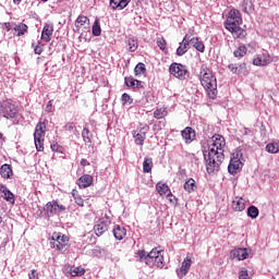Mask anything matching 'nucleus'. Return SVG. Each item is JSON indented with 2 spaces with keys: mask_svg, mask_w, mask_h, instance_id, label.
Instances as JSON below:
<instances>
[{
  "mask_svg": "<svg viewBox=\"0 0 279 279\" xmlns=\"http://www.w3.org/2000/svg\"><path fill=\"white\" fill-rule=\"evenodd\" d=\"M229 166H228V171L231 175H236L243 169V162H241V158L243 156V153L236 151V154L232 155Z\"/></svg>",
  "mask_w": 279,
  "mask_h": 279,
  "instance_id": "obj_7",
  "label": "nucleus"
},
{
  "mask_svg": "<svg viewBox=\"0 0 279 279\" xmlns=\"http://www.w3.org/2000/svg\"><path fill=\"white\" fill-rule=\"evenodd\" d=\"M46 112H53V105L51 104V101H48L46 106Z\"/></svg>",
  "mask_w": 279,
  "mask_h": 279,
  "instance_id": "obj_54",
  "label": "nucleus"
},
{
  "mask_svg": "<svg viewBox=\"0 0 279 279\" xmlns=\"http://www.w3.org/2000/svg\"><path fill=\"white\" fill-rule=\"evenodd\" d=\"M242 10L245 12V14H251V12H254V4L252 3V0H243Z\"/></svg>",
  "mask_w": 279,
  "mask_h": 279,
  "instance_id": "obj_31",
  "label": "nucleus"
},
{
  "mask_svg": "<svg viewBox=\"0 0 279 279\" xmlns=\"http://www.w3.org/2000/svg\"><path fill=\"white\" fill-rule=\"evenodd\" d=\"M64 210H66V207L57 203V213H64Z\"/></svg>",
  "mask_w": 279,
  "mask_h": 279,
  "instance_id": "obj_55",
  "label": "nucleus"
},
{
  "mask_svg": "<svg viewBox=\"0 0 279 279\" xmlns=\"http://www.w3.org/2000/svg\"><path fill=\"white\" fill-rule=\"evenodd\" d=\"M225 147L226 138L220 134H215L211 137V145L209 146V150L204 153L207 173H215V171H219V168L226 158L223 155Z\"/></svg>",
  "mask_w": 279,
  "mask_h": 279,
  "instance_id": "obj_1",
  "label": "nucleus"
},
{
  "mask_svg": "<svg viewBox=\"0 0 279 279\" xmlns=\"http://www.w3.org/2000/svg\"><path fill=\"white\" fill-rule=\"evenodd\" d=\"M239 279H250V274L247 272V270H241L239 272Z\"/></svg>",
  "mask_w": 279,
  "mask_h": 279,
  "instance_id": "obj_49",
  "label": "nucleus"
},
{
  "mask_svg": "<svg viewBox=\"0 0 279 279\" xmlns=\"http://www.w3.org/2000/svg\"><path fill=\"white\" fill-rule=\"evenodd\" d=\"M246 64L245 63H241L240 65H238V69L240 70V73H242L243 69H245Z\"/></svg>",
  "mask_w": 279,
  "mask_h": 279,
  "instance_id": "obj_61",
  "label": "nucleus"
},
{
  "mask_svg": "<svg viewBox=\"0 0 279 279\" xmlns=\"http://www.w3.org/2000/svg\"><path fill=\"white\" fill-rule=\"evenodd\" d=\"M182 138L185 141L186 145H191L192 141H195V130L187 126L181 132Z\"/></svg>",
  "mask_w": 279,
  "mask_h": 279,
  "instance_id": "obj_13",
  "label": "nucleus"
},
{
  "mask_svg": "<svg viewBox=\"0 0 279 279\" xmlns=\"http://www.w3.org/2000/svg\"><path fill=\"white\" fill-rule=\"evenodd\" d=\"M51 36H53V24H45L41 32V40L44 43H50Z\"/></svg>",
  "mask_w": 279,
  "mask_h": 279,
  "instance_id": "obj_14",
  "label": "nucleus"
},
{
  "mask_svg": "<svg viewBox=\"0 0 279 279\" xmlns=\"http://www.w3.org/2000/svg\"><path fill=\"white\" fill-rule=\"evenodd\" d=\"M232 208L235 213H243L245 210V201L243 197H235L232 202Z\"/></svg>",
  "mask_w": 279,
  "mask_h": 279,
  "instance_id": "obj_20",
  "label": "nucleus"
},
{
  "mask_svg": "<svg viewBox=\"0 0 279 279\" xmlns=\"http://www.w3.org/2000/svg\"><path fill=\"white\" fill-rule=\"evenodd\" d=\"M228 32H231V34H233L234 36H238V38L241 36H245V31L241 28L240 25H235V27L229 28Z\"/></svg>",
  "mask_w": 279,
  "mask_h": 279,
  "instance_id": "obj_37",
  "label": "nucleus"
},
{
  "mask_svg": "<svg viewBox=\"0 0 279 279\" xmlns=\"http://www.w3.org/2000/svg\"><path fill=\"white\" fill-rule=\"evenodd\" d=\"M189 45H191V37L189 35H185L182 43H180V46L177 49V56H184V53L189 51Z\"/></svg>",
  "mask_w": 279,
  "mask_h": 279,
  "instance_id": "obj_16",
  "label": "nucleus"
},
{
  "mask_svg": "<svg viewBox=\"0 0 279 279\" xmlns=\"http://www.w3.org/2000/svg\"><path fill=\"white\" fill-rule=\"evenodd\" d=\"M88 165H90V162L86 159H82L81 160V167H88Z\"/></svg>",
  "mask_w": 279,
  "mask_h": 279,
  "instance_id": "obj_58",
  "label": "nucleus"
},
{
  "mask_svg": "<svg viewBox=\"0 0 279 279\" xmlns=\"http://www.w3.org/2000/svg\"><path fill=\"white\" fill-rule=\"evenodd\" d=\"M80 189H88L93 184V175L84 174L78 180L77 183Z\"/></svg>",
  "mask_w": 279,
  "mask_h": 279,
  "instance_id": "obj_18",
  "label": "nucleus"
},
{
  "mask_svg": "<svg viewBox=\"0 0 279 279\" xmlns=\"http://www.w3.org/2000/svg\"><path fill=\"white\" fill-rule=\"evenodd\" d=\"M90 25V20L88 16L85 15H78V17L75 21V27H83V25Z\"/></svg>",
  "mask_w": 279,
  "mask_h": 279,
  "instance_id": "obj_33",
  "label": "nucleus"
},
{
  "mask_svg": "<svg viewBox=\"0 0 279 279\" xmlns=\"http://www.w3.org/2000/svg\"><path fill=\"white\" fill-rule=\"evenodd\" d=\"M82 136H83V141H84V143H86V145H88V143H93V141L90 140L93 135L90 134V131L88 129H86V128L83 129Z\"/></svg>",
  "mask_w": 279,
  "mask_h": 279,
  "instance_id": "obj_42",
  "label": "nucleus"
},
{
  "mask_svg": "<svg viewBox=\"0 0 279 279\" xmlns=\"http://www.w3.org/2000/svg\"><path fill=\"white\" fill-rule=\"evenodd\" d=\"M8 191V186L0 184V193H2V195L4 194V192Z\"/></svg>",
  "mask_w": 279,
  "mask_h": 279,
  "instance_id": "obj_59",
  "label": "nucleus"
},
{
  "mask_svg": "<svg viewBox=\"0 0 279 279\" xmlns=\"http://www.w3.org/2000/svg\"><path fill=\"white\" fill-rule=\"evenodd\" d=\"M151 169H154V159H151V157H145L143 161V172L151 173Z\"/></svg>",
  "mask_w": 279,
  "mask_h": 279,
  "instance_id": "obj_23",
  "label": "nucleus"
},
{
  "mask_svg": "<svg viewBox=\"0 0 279 279\" xmlns=\"http://www.w3.org/2000/svg\"><path fill=\"white\" fill-rule=\"evenodd\" d=\"M70 274L72 276V278H75L77 276H84L86 274V269L82 268V267H74L70 269Z\"/></svg>",
  "mask_w": 279,
  "mask_h": 279,
  "instance_id": "obj_35",
  "label": "nucleus"
},
{
  "mask_svg": "<svg viewBox=\"0 0 279 279\" xmlns=\"http://www.w3.org/2000/svg\"><path fill=\"white\" fill-rule=\"evenodd\" d=\"M190 45L196 49V51H199L201 53H204L206 51V46H204V43L199 40L197 37L190 38Z\"/></svg>",
  "mask_w": 279,
  "mask_h": 279,
  "instance_id": "obj_21",
  "label": "nucleus"
},
{
  "mask_svg": "<svg viewBox=\"0 0 279 279\" xmlns=\"http://www.w3.org/2000/svg\"><path fill=\"white\" fill-rule=\"evenodd\" d=\"M0 112L5 119H16L19 117V109L12 100H4L0 104Z\"/></svg>",
  "mask_w": 279,
  "mask_h": 279,
  "instance_id": "obj_4",
  "label": "nucleus"
},
{
  "mask_svg": "<svg viewBox=\"0 0 279 279\" xmlns=\"http://www.w3.org/2000/svg\"><path fill=\"white\" fill-rule=\"evenodd\" d=\"M114 239L117 241H123L125 239V234H128V230H125L123 227L117 225L112 230Z\"/></svg>",
  "mask_w": 279,
  "mask_h": 279,
  "instance_id": "obj_19",
  "label": "nucleus"
},
{
  "mask_svg": "<svg viewBox=\"0 0 279 279\" xmlns=\"http://www.w3.org/2000/svg\"><path fill=\"white\" fill-rule=\"evenodd\" d=\"M247 53V48L245 46H240L236 50H234V58H243Z\"/></svg>",
  "mask_w": 279,
  "mask_h": 279,
  "instance_id": "obj_41",
  "label": "nucleus"
},
{
  "mask_svg": "<svg viewBox=\"0 0 279 279\" xmlns=\"http://www.w3.org/2000/svg\"><path fill=\"white\" fill-rule=\"evenodd\" d=\"M92 34L93 36H101V23L97 17L95 19V22L92 26Z\"/></svg>",
  "mask_w": 279,
  "mask_h": 279,
  "instance_id": "obj_29",
  "label": "nucleus"
},
{
  "mask_svg": "<svg viewBox=\"0 0 279 279\" xmlns=\"http://www.w3.org/2000/svg\"><path fill=\"white\" fill-rule=\"evenodd\" d=\"M147 71V68H145V63L140 62L136 64L134 69V75L137 77V75H145V72Z\"/></svg>",
  "mask_w": 279,
  "mask_h": 279,
  "instance_id": "obj_34",
  "label": "nucleus"
},
{
  "mask_svg": "<svg viewBox=\"0 0 279 279\" xmlns=\"http://www.w3.org/2000/svg\"><path fill=\"white\" fill-rule=\"evenodd\" d=\"M250 132H252V130L244 128L242 131L243 136H247V134H250Z\"/></svg>",
  "mask_w": 279,
  "mask_h": 279,
  "instance_id": "obj_60",
  "label": "nucleus"
},
{
  "mask_svg": "<svg viewBox=\"0 0 279 279\" xmlns=\"http://www.w3.org/2000/svg\"><path fill=\"white\" fill-rule=\"evenodd\" d=\"M133 136L137 145H144L145 138H147V134L145 132L136 133V131H133Z\"/></svg>",
  "mask_w": 279,
  "mask_h": 279,
  "instance_id": "obj_30",
  "label": "nucleus"
},
{
  "mask_svg": "<svg viewBox=\"0 0 279 279\" xmlns=\"http://www.w3.org/2000/svg\"><path fill=\"white\" fill-rule=\"evenodd\" d=\"M145 100H146V104H149L151 101V98L149 97V95L145 94Z\"/></svg>",
  "mask_w": 279,
  "mask_h": 279,
  "instance_id": "obj_62",
  "label": "nucleus"
},
{
  "mask_svg": "<svg viewBox=\"0 0 279 279\" xmlns=\"http://www.w3.org/2000/svg\"><path fill=\"white\" fill-rule=\"evenodd\" d=\"M108 226H110V221L101 218L94 226V232L97 236H101L104 233L108 232Z\"/></svg>",
  "mask_w": 279,
  "mask_h": 279,
  "instance_id": "obj_9",
  "label": "nucleus"
},
{
  "mask_svg": "<svg viewBox=\"0 0 279 279\" xmlns=\"http://www.w3.org/2000/svg\"><path fill=\"white\" fill-rule=\"evenodd\" d=\"M135 88H145V82L143 81H136Z\"/></svg>",
  "mask_w": 279,
  "mask_h": 279,
  "instance_id": "obj_53",
  "label": "nucleus"
},
{
  "mask_svg": "<svg viewBox=\"0 0 279 279\" xmlns=\"http://www.w3.org/2000/svg\"><path fill=\"white\" fill-rule=\"evenodd\" d=\"M2 198L5 202H8V204H11L12 206H14V204H16V198L14 196V193H12V191H10V189H7L4 194H2Z\"/></svg>",
  "mask_w": 279,
  "mask_h": 279,
  "instance_id": "obj_27",
  "label": "nucleus"
},
{
  "mask_svg": "<svg viewBox=\"0 0 279 279\" xmlns=\"http://www.w3.org/2000/svg\"><path fill=\"white\" fill-rule=\"evenodd\" d=\"M34 138H45V132L38 131L35 129Z\"/></svg>",
  "mask_w": 279,
  "mask_h": 279,
  "instance_id": "obj_50",
  "label": "nucleus"
},
{
  "mask_svg": "<svg viewBox=\"0 0 279 279\" xmlns=\"http://www.w3.org/2000/svg\"><path fill=\"white\" fill-rule=\"evenodd\" d=\"M156 190L159 195H171V190L169 189V185L165 183H157Z\"/></svg>",
  "mask_w": 279,
  "mask_h": 279,
  "instance_id": "obj_28",
  "label": "nucleus"
},
{
  "mask_svg": "<svg viewBox=\"0 0 279 279\" xmlns=\"http://www.w3.org/2000/svg\"><path fill=\"white\" fill-rule=\"evenodd\" d=\"M160 128H165V121H159Z\"/></svg>",
  "mask_w": 279,
  "mask_h": 279,
  "instance_id": "obj_63",
  "label": "nucleus"
},
{
  "mask_svg": "<svg viewBox=\"0 0 279 279\" xmlns=\"http://www.w3.org/2000/svg\"><path fill=\"white\" fill-rule=\"evenodd\" d=\"M13 29H14V32H17L16 36L21 37V36H25V34H27V29H29V27L25 23H20L17 25H15V27Z\"/></svg>",
  "mask_w": 279,
  "mask_h": 279,
  "instance_id": "obj_26",
  "label": "nucleus"
},
{
  "mask_svg": "<svg viewBox=\"0 0 279 279\" xmlns=\"http://www.w3.org/2000/svg\"><path fill=\"white\" fill-rule=\"evenodd\" d=\"M28 278L29 279H39L38 278V271H36V270H32L29 274H28Z\"/></svg>",
  "mask_w": 279,
  "mask_h": 279,
  "instance_id": "obj_51",
  "label": "nucleus"
},
{
  "mask_svg": "<svg viewBox=\"0 0 279 279\" xmlns=\"http://www.w3.org/2000/svg\"><path fill=\"white\" fill-rule=\"evenodd\" d=\"M157 47H159V49L161 51H165V49H167V40H165V38H162V37H158L157 38Z\"/></svg>",
  "mask_w": 279,
  "mask_h": 279,
  "instance_id": "obj_46",
  "label": "nucleus"
},
{
  "mask_svg": "<svg viewBox=\"0 0 279 279\" xmlns=\"http://www.w3.org/2000/svg\"><path fill=\"white\" fill-rule=\"evenodd\" d=\"M3 29H5L7 32H10L12 29V25L10 24V22L3 24Z\"/></svg>",
  "mask_w": 279,
  "mask_h": 279,
  "instance_id": "obj_56",
  "label": "nucleus"
},
{
  "mask_svg": "<svg viewBox=\"0 0 279 279\" xmlns=\"http://www.w3.org/2000/svg\"><path fill=\"white\" fill-rule=\"evenodd\" d=\"M168 112L166 108H159L154 111L155 119H165L167 117Z\"/></svg>",
  "mask_w": 279,
  "mask_h": 279,
  "instance_id": "obj_40",
  "label": "nucleus"
},
{
  "mask_svg": "<svg viewBox=\"0 0 279 279\" xmlns=\"http://www.w3.org/2000/svg\"><path fill=\"white\" fill-rule=\"evenodd\" d=\"M271 63V58L269 57H257L253 60V64L255 66H267V64Z\"/></svg>",
  "mask_w": 279,
  "mask_h": 279,
  "instance_id": "obj_24",
  "label": "nucleus"
},
{
  "mask_svg": "<svg viewBox=\"0 0 279 279\" xmlns=\"http://www.w3.org/2000/svg\"><path fill=\"white\" fill-rule=\"evenodd\" d=\"M45 215L53 217L58 213V201L48 202L44 207Z\"/></svg>",
  "mask_w": 279,
  "mask_h": 279,
  "instance_id": "obj_12",
  "label": "nucleus"
},
{
  "mask_svg": "<svg viewBox=\"0 0 279 279\" xmlns=\"http://www.w3.org/2000/svg\"><path fill=\"white\" fill-rule=\"evenodd\" d=\"M266 151L268 154H278L279 151V144L278 143H270L266 145Z\"/></svg>",
  "mask_w": 279,
  "mask_h": 279,
  "instance_id": "obj_39",
  "label": "nucleus"
},
{
  "mask_svg": "<svg viewBox=\"0 0 279 279\" xmlns=\"http://www.w3.org/2000/svg\"><path fill=\"white\" fill-rule=\"evenodd\" d=\"M32 47L34 48V53H36V56H40V53H43V46H40V43H38L37 46L32 44Z\"/></svg>",
  "mask_w": 279,
  "mask_h": 279,
  "instance_id": "obj_47",
  "label": "nucleus"
},
{
  "mask_svg": "<svg viewBox=\"0 0 279 279\" xmlns=\"http://www.w3.org/2000/svg\"><path fill=\"white\" fill-rule=\"evenodd\" d=\"M132 0H110L109 5L111 10H125Z\"/></svg>",
  "mask_w": 279,
  "mask_h": 279,
  "instance_id": "obj_15",
  "label": "nucleus"
},
{
  "mask_svg": "<svg viewBox=\"0 0 279 279\" xmlns=\"http://www.w3.org/2000/svg\"><path fill=\"white\" fill-rule=\"evenodd\" d=\"M229 71H231L234 75H241V70L239 69V65L236 63H230L228 65Z\"/></svg>",
  "mask_w": 279,
  "mask_h": 279,
  "instance_id": "obj_45",
  "label": "nucleus"
},
{
  "mask_svg": "<svg viewBox=\"0 0 279 279\" xmlns=\"http://www.w3.org/2000/svg\"><path fill=\"white\" fill-rule=\"evenodd\" d=\"M121 99H122V105L123 106H132V104L134 102V99L128 93L122 94Z\"/></svg>",
  "mask_w": 279,
  "mask_h": 279,
  "instance_id": "obj_43",
  "label": "nucleus"
},
{
  "mask_svg": "<svg viewBox=\"0 0 279 279\" xmlns=\"http://www.w3.org/2000/svg\"><path fill=\"white\" fill-rule=\"evenodd\" d=\"M72 196L74 198L75 204H77V206L84 207V198L77 195V191L73 190Z\"/></svg>",
  "mask_w": 279,
  "mask_h": 279,
  "instance_id": "obj_44",
  "label": "nucleus"
},
{
  "mask_svg": "<svg viewBox=\"0 0 279 279\" xmlns=\"http://www.w3.org/2000/svg\"><path fill=\"white\" fill-rule=\"evenodd\" d=\"M199 81L209 99H215L217 97V77L213 75V71L206 64L201 66Z\"/></svg>",
  "mask_w": 279,
  "mask_h": 279,
  "instance_id": "obj_2",
  "label": "nucleus"
},
{
  "mask_svg": "<svg viewBox=\"0 0 279 279\" xmlns=\"http://www.w3.org/2000/svg\"><path fill=\"white\" fill-rule=\"evenodd\" d=\"M170 74L178 80H186V75H189V71L186 66L182 65V63H172L169 68Z\"/></svg>",
  "mask_w": 279,
  "mask_h": 279,
  "instance_id": "obj_8",
  "label": "nucleus"
},
{
  "mask_svg": "<svg viewBox=\"0 0 279 279\" xmlns=\"http://www.w3.org/2000/svg\"><path fill=\"white\" fill-rule=\"evenodd\" d=\"M163 251L158 250V247L153 248L149 253L146 251H138L137 256L140 263H145L148 267H157L162 269L165 267V255Z\"/></svg>",
  "mask_w": 279,
  "mask_h": 279,
  "instance_id": "obj_3",
  "label": "nucleus"
},
{
  "mask_svg": "<svg viewBox=\"0 0 279 279\" xmlns=\"http://www.w3.org/2000/svg\"><path fill=\"white\" fill-rule=\"evenodd\" d=\"M183 189L184 191H186V193H195V191H197V184L195 183V180L193 178H190L183 184Z\"/></svg>",
  "mask_w": 279,
  "mask_h": 279,
  "instance_id": "obj_22",
  "label": "nucleus"
},
{
  "mask_svg": "<svg viewBox=\"0 0 279 279\" xmlns=\"http://www.w3.org/2000/svg\"><path fill=\"white\" fill-rule=\"evenodd\" d=\"M136 78H133L132 76L124 77V84L129 88H133V90H136Z\"/></svg>",
  "mask_w": 279,
  "mask_h": 279,
  "instance_id": "obj_38",
  "label": "nucleus"
},
{
  "mask_svg": "<svg viewBox=\"0 0 279 279\" xmlns=\"http://www.w3.org/2000/svg\"><path fill=\"white\" fill-rule=\"evenodd\" d=\"M243 23V19L241 17V12L236 9H233L229 12V15L225 22L226 29H233L236 25H241Z\"/></svg>",
  "mask_w": 279,
  "mask_h": 279,
  "instance_id": "obj_6",
  "label": "nucleus"
},
{
  "mask_svg": "<svg viewBox=\"0 0 279 279\" xmlns=\"http://www.w3.org/2000/svg\"><path fill=\"white\" fill-rule=\"evenodd\" d=\"M125 44L128 45V51H131V53H134L136 49H138V40L134 37H130L125 40Z\"/></svg>",
  "mask_w": 279,
  "mask_h": 279,
  "instance_id": "obj_25",
  "label": "nucleus"
},
{
  "mask_svg": "<svg viewBox=\"0 0 279 279\" xmlns=\"http://www.w3.org/2000/svg\"><path fill=\"white\" fill-rule=\"evenodd\" d=\"M50 147L53 151H62V146L58 145V143L51 144Z\"/></svg>",
  "mask_w": 279,
  "mask_h": 279,
  "instance_id": "obj_52",
  "label": "nucleus"
},
{
  "mask_svg": "<svg viewBox=\"0 0 279 279\" xmlns=\"http://www.w3.org/2000/svg\"><path fill=\"white\" fill-rule=\"evenodd\" d=\"M250 252H252L250 248H234L230 254L236 260H246V258H250Z\"/></svg>",
  "mask_w": 279,
  "mask_h": 279,
  "instance_id": "obj_10",
  "label": "nucleus"
},
{
  "mask_svg": "<svg viewBox=\"0 0 279 279\" xmlns=\"http://www.w3.org/2000/svg\"><path fill=\"white\" fill-rule=\"evenodd\" d=\"M192 264L193 262L191 260V257L187 255L182 262L180 270L177 272L179 278H184V276L189 274V269H191Z\"/></svg>",
  "mask_w": 279,
  "mask_h": 279,
  "instance_id": "obj_11",
  "label": "nucleus"
},
{
  "mask_svg": "<svg viewBox=\"0 0 279 279\" xmlns=\"http://www.w3.org/2000/svg\"><path fill=\"white\" fill-rule=\"evenodd\" d=\"M65 130H68L69 132H71V130H73L75 126L73 125V123H68L64 125Z\"/></svg>",
  "mask_w": 279,
  "mask_h": 279,
  "instance_id": "obj_57",
  "label": "nucleus"
},
{
  "mask_svg": "<svg viewBox=\"0 0 279 279\" xmlns=\"http://www.w3.org/2000/svg\"><path fill=\"white\" fill-rule=\"evenodd\" d=\"M66 243H69V236L54 232L50 241V247L59 252H66Z\"/></svg>",
  "mask_w": 279,
  "mask_h": 279,
  "instance_id": "obj_5",
  "label": "nucleus"
},
{
  "mask_svg": "<svg viewBox=\"0 0 279 279\" xmlns=\"http://www.w3.org/2000/svg\"><path fill=\"white\" fill-rule=\"evenodd\" d=\"M47 129V124H45V122H39L37 125H36V128H35V130H37L38 132H44V134H45V130Z\"/></svg>",
  "mask_w": 279,
  "mask_h": 279,
  "instance_id": "obj_48",
  "label": "nucleus"
},
{
  "mask_svg": "<svg viewBox=\"0 0 279 279\" xmlns=\"http://www.w3.org/2000/svg\"><path fill=\"white\" fill-rule=\"evenodd\" d=\"M0 175L3 180H12V175L14 172L12 171V166L8 163H3L0 168Z\"/></svg>",
  "mask_w": 279,
  "mask_h": 279,
  "instance_id": "obj_17",
  "label": "nucleus"
},
{
  "mask_svg": "<svg viewBox=\"0 0 279 279\" xmlns=\"http://www.w3.org/2000/svg\"><path fill=\"white\" fill-rule=\"evenodd\" d=\"M13 2L19 5V3H21V0H13Z\"/></svg>",
  "mask_w": 279,
  "mask_h": 279,
  "instance_id": "obj_64",
  "label": "nucleus"
},
{
  "mask_svg": "<svg viewBox=\"0 0 279 279\" xmlns=\"http://www.w3.org/2000/svg\"><path fill=\"white\" fill-rule=\"evenodd\" d=\"M259 214L260 211L258 210V207L254 205H251L247 208V217H250L251 219H257Z\"/></svg>",
  "mask_w": 279,
  "mask_h": 279,
  "instance_id": "obj_32",
  "label": "nucleus"
},
{
  "mask_svg": "<svg viewBox=\"0 0 279 279\" xmlns=\"http://www.w3.org/2000/svg\"><path fill=\"white\" fill-rule=\"evenodd\" d=\"M34 141L37 151H43L45 149V137H34Z\"/></svg>",
  "mask_w": 279,
  "mask_h": 279,
  "instance_id": "obj_36",
  "label": "nucleus"
}]
</instances>
